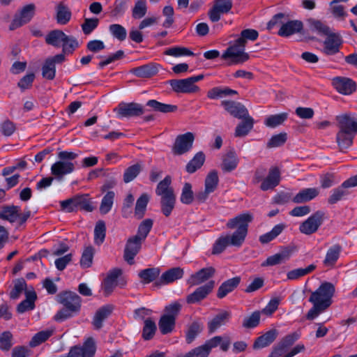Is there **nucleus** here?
I'll list each match as a JSON object with an SVG mask.
<instances>
[{"instance_id": "f257e3e1", "label": "nucleus", "mask_w": 357, "mask_h": 357, "mask_svg": "<svg viewBox=\"0 0 357 357\" xmlns=\"http://www.w3.org/2000/svg\"><path fill=\"white\" fill-rule=\"evenodd\" d=\"M252 220L253 217L249 213L239 214L234 218L229 219L226 224L227 228L236 229V231L231 235L220 236L213 244L212 254H220L229 245L241 247L248 234L249 223Z\"/></svg>"}, {"instance_id": "8fccbe9b", "label": "nucleus", "mask_w": 357, "mask_h": 357, "mask_svg": "<svg viewBox=\"0 0 357 357\" xmlns=\"http://www.w3.org/2000/svg\"><path fill=\"white\" fill-rule=\"evenodd\" d=\"M160 275V270L158 268H149L141 271L139 277L142 282L146 284L154 281Z\"/></svg>"}, {"instance_id": "3c124183", "label": "nucleus", "mask_w": 357, "mask_h": 357, "mask_svg": "<svg viewBox=\"0 0 357 357\" xmlns=\"http://www.w3.org/2000/svg\"><path fill=\"white\" fill-rule=\"evenodd\" d=\"M315 268L316 266L314 264H310L305 268H300L291 270L289 271L287 274V279L289 280H297L304 275H306L312 273L313 271L315 270Z\"/></svg>"}, {"instance_id": "5fc2aeb1", "label": "nucleus", "mask_w": 357, "mask_h": 357, "mask_svg": "<svg viewBox=\"0 0 357 357\" xmlns=\"http://www.w3.org/2000/svg\"><path fill=\"white\" fill-rule=\"evenodd\" d=\"M115 194L113 191H108L103 197L100 206V212L102 214H107L112 208Z\"/></svg>"}, {"instance_id": "bf43d9fd", "label": "nucleus", "mask_w": 357, "mask_h": 357, "mask_svg": "<svg viewBox=\"0 0 357 357\" xmlns=\"http://www.w3.org/2000/svg\"><path fill=\"white\" fill-rule=\"evenodd\" d=\"M94 255V249L91 246H89L84 249L80 259V265L82 268H89L93 262Z\"/></svg>"}, {"instance_id": "4d7b16f0", "label": "nucleus", "mask_w": 357, "mask_h": 357, "mask_svg": "<svg viewBox=\"0 0 357 357\" xmlns=\"http://www.w3.org/2000/svg\"><path fill=\"white\" fill-rule=\"evenodd\" d=\"M287 113H281L275 115H271L266 119L265 125L270 128H275L281 124L287 119Z\"/></svg>"}, {"instance_id": "f3484780", "label": "nucleus", "mask_w": 357, "mask_h": 357, "mask_svg": "<svg viewBox=\"0 0 357 357\" xmlns=\"http://www.w3.org/2000/svg\"><path fill=\"white\" fill-rule=\"evenodd\" d=\"M214 287V280H210L205 284L199 287L186 297L187 303L194 304L201 302L213 291Z\"/></svg>"}, {"instance_id": "338daca9", "label": "nucleus", "mask_w": 357, "mask_h": 357, "mask_svg": "<svg viewBox=\"0 0 357 357\" xmlns=\"http://www.w3.org/2000/svg\"><path fill=\"white\" fill-rule=\"evenodd\" d=\"M181 202L184 204H190L194 200L192 185L189 183H185L183 187L180 197Z\"/></svg>"}, {"instance_id": "4be33fe9", "label": "nucleus", "mask_w": 357, "mask_h": 357, "mask_svg": "<svg viewBox=\"0 0 357 357\" xmlns=\"http://www.w3.org/2000/svg\"><path fill=\"white\" fill-rule=\"evenodd\" d=\"M337 127L340 130L357 133V119L349 114L336 116Z\"/></svg>"}, {"instance_id": "69168bd1", "label": "nucleus", "mask_w": 357, "mask_h": 357, "mask_svg": "<svg viewBox=\"0 0 357 357\" xmlns=\"http://www.w3.org/2000/svg\"><path fill=\"white\" fill-rule=\"evenodd\" d=\"M26 287V283L24 278L17 279L14 282V287L10 293V298L17 299Z\"/></svg>"}, {"instance_id": "473e14b6", "label": "nucleus", "mask_w": 357, "mask_h": 357, "mask_svg": "<svg viewBox=\"0 0 357 357\" xmlns=\"http://www.w3.org/2000/svg\"><path fill=\"white\" fill-rule=\"evenodd\" d=\"M36 298L37 296L34 291H26V298L18 304L17 307V312L20 314H22L26 311L33 310Z\"/></svg>"}, {"instance_id": "c03bdc74", "label": "nucleus", "mask_w": 357, "mask_h": 357, "mask_svg": "<svg viewBox=\"0 0 357 357\" xmlns=\"http://www.w3.org/2000/svg\"><path fill=\"white\" fill-rule=\"evenodd\" d=\"M205 161V155L202 151H199L195 155L193 158L187 164L185 169L187 172L192 174L204 165Z\"/></svg>"}, {"instance_id": "423d86ee", "label": "nucleus", "mask_w": 357, "mask_h": 357, "mask_svg": "<svg viewBox=\"0 0 357 357\" xmlns=\"http://www.w3.org/2000/svg\"><path fill=\"white\" fill-rule=\"evenodd\" d=\"M88 195H77L71 198L61 201L60 205L61 209L70 213L77 210H84L91 212L93 210Z\"/></svg>"}, {"instance_id": "393cba45", "label": "nucleus", "mask_w": 357, "mask_h": 357, "mask_svg": "<svg viewBox=\"0 0 357 357\" xmlns=\"http://www.w3.org/2000/svg\"><path fill=\"white\" fill-rule=\"evenodd\" d=\"M121 274V269H113L105 278L103 282V291L105 296H109L117 285V279Z\"/></svg>"}, {"instance_id": "0eeeda50", "label": "nucleus", "mask_w": 357, "mask_h": 357, "mask_svg": "<svg viewBox=\"0 0 357 357\" xmlns=\"http://www.w3.org/2000/svg\"><path fill=\"white\" fill-rule=\"evenodd\" d=\"M204 78L203 75L181 79H171L169 84L176 93H192L199 91V88L195 84Z\"/></svg>"}, {"instance_id": "ea45409f", "label": "nucleus", "mask_w": 357, "mask_h": 357, "mask_svg": "<svg viewBox=\"0 0 357 357\" xmlns=\"http://www.w3.org/2000/svg\"><path fill=\"white\" fill-rule=\"evenodd\" d=\"M171 177L169 176H165V178L157 185L155 194L160 197L175 194L174 189L171 187Z\"/></svg>"}, {"instance_id": "6ab92c4d", "label": "nucleus", "mask_w": 357, "mask_h": 357, "mask_svg": "<svg viewBox=\"0 0 357 357\" xmlns=\"http://www.w3.org/2000/svg\"><path fill=\"white\" fill-rule=\"evenodd\" d=\"M342 44V37L339 34L331 33L324 42L323 52L326 55H334L339 52Z\"/></svg>"}, {"instance_id": "a211bd4d", "label": "nucleus", "mask_w": 357, "mask_h": 357, "mask_svg": "<svg viewBox=\"0 0 357 357\" xmlns=\"http://www.w3.org/2000/svg\"><path fill=\"white\" fill-rule=\"evenodd\" d=\"M215 273V269L212 266L203 268L192 274L187 280V284L190 287L199 285L213 277Z\"/></svg>"}, {"instance_id": "1a4fd4ad", "label": "nucleus", "mask_w": 357, "mask_h": 357, "mask_svg": "<svg viewBox=\"0 0 357 357\" xmlns=\"http://www.w3.org/2000/svg\"><path fill=\"white\" fill-rule=\"evenodd\" d=\"M245 45L238 43L237 39L233 45L229 46L222 54V58L231 59L230 64L243 63L249 59V55L244 52Z\"/></svg>"}, {"instance_id": "9b49d317", "label": "nucleus", "mask_w": 357, "mask_h": 357, "mask_svg": "<svg viewBox=\"0 0 357 357\" xmlns=\"http://www.w3.org/2000/svg\"><path fill=\"white\" fill-rule=\"evenodd\" d=\"M58 303L72 311L79 312L81 309L82 298L73 291H63L56 296Z\"/></svg>"}, {"instance_id": "ddd939ff", "label": "nucleus", "mask_w": 357, "mask_h": 357, "mask_svg": "<svg viewBox=\"0 0 357 357\" xmlns=\"http://www.w3.org/2000/svg\"><path fill=\"white\" fill-rule=\"evenodd\" d=\"M355 186H357V174L346 180L340 186L333 190L332 194L328 199V202L331 204L337 203L344 196L348 195L349 192L346 190L347 188Z\"/></svg>"}, {"instance_id": "2f4dec72", "label": "nucleus", "mask_w": 357, "mask_h": 357, "mask_svg": "<svg viewBox=\"0 0 357 357\" xmlns=\"http://www.w3.org/2000/svg\"><path fill=\"white\" fill-rule=\"evenodd\" d=\"M238 163L237 155L234 151L231 150L223 155L221 168L224 172H230L236 168Z\"/></svg>"}, {"instance_id": "f8f14e48", "label": "nucleus", "mask_w": 357, "mask_h": 357, "mask_svg": "<svg viewBox=\"0 0 357 357\" xmlns=\"http://www.w3.org/2000/svg\"><path fill=\"white\" fill-rule=\"evenodd\" d=\"M232 6L231 0H215L213 6L208 13L210 20L212 22H218L221 18V15L229 13Z\"/></svg>"}, {"instance_id": "c756f323", "label": "nucleus", "mask_w": 357, "mask_h": 357, "mask_svg": "<svg viewBox=\"0 0 357 357\" xmlns=\"http://www.w3.org/2000/svg\"><path fill=\"white\" fill-rule=\"evenodd\" d=\"M278 333L276 329H272L267 331L266 333L258 337L255 340L253 344V349H259L268 347L274 342L278 336Z\"/></svg>"}, {"instance_id": "49530a36", "label": "nucleus", "mask_w": 357, "mask_h": 357, "mask_svg": "<svg viewBox=\"0 0 357 357\" xmlns=\"http://www.w3.org/2000/svg\"><path fill=\"white\" fill-rule=\"evenodd\" d=\"M71 18V11L68 6L59 3L56 7V21L60 24H66Z\"/></svg>"}, {"instance_id": "09e8293b", "label": "nucleus", "mask_w": 357, "mask_h": 357, "mask_svg": "<svg viewBox=\"0 0 357 357\" xmlns=\"http://www.w3.org/2000/svg\"><path fill=\"white\" fill-rule=\"evenodd\" d=\"M78 47L79 43L74 36L66 35L63 42H62L63 54H71Z\"/></svg>"}, {"instance_id": "a19ab883", "label": "nucleus", "mask_w": 357, "mask_h": 357, "mask_svg": "<svg viewBox=\"0 0 357 357\" xmlns=\"http://www.w3.org/2000/svg\"><path fill=\"white\" fill-rule=\"evenodd\" d=\"M284 223L276 225L271 231L259 236V241L262 244H266L278 237L285 229Z\"/></svg>"}, {"instance_id": "f704fd0d", "label": "nucleus", "mask_w": 357, "mask_h": 357, "mask_svg": "<svg viewBox=\"0 0 357 357\" xmlns=\"http://www.w3.org/2000/svg\"><path fill=\"white\" fill-rule=\"evenodd\" d=\"M243 121L236 126L234 135L236 137H242L247 135L252 129L254 119L248 115L243 117Z\"/></svg>"}, {"instance_id": "0e129e2a", "label": "nucleus", "mask_w": 357, "mask_h": 357, "mask_svg": "<svg viewBox=\"0 0 357 357\" xmlns=\"http://www.w3.org/2000/svg\"><path fill=\"white\" fill-rule=\"evenodd\" d=\"M202 327L197 321L192 322L186 332V342L190 344L195 339L197 335L202 331Z\"/></svg>"}, {"instance_id": "f03ea898", "label": "nucleus", "mask_w": 357, "mask_h": 357, "mask_svg": "<svg viewBox=\"0 0 357 357\" xmlns=\"http://www.w3.org/2000/svg\"><path fill=\"white\" fill-rule=\"evenodd\" d=\"M335 292L334 284L329 282L321 283L317 290L312 291L308 299L312 307L306 314V319L314 320L326 312L333 303Z\"/></svg>"}, {"instance_id": "72a5a7b5", "label": "nucleus", "mask_w": 357, "mask_h": 357, "mask_svg": "<svg viewBox=\"0 0 357 357\" xmlns=\"http://www.w3.org/2000/svg\"><path fill=\"white\" fill-rule=\"evenodd\" d=\"M356 134L351 132H345L338 130L336 135V142L340 151L347 149L350 147L353 144V140Z\"/></svg>"}, {"instance_id": "bb28decb", "label": "nucleus", "mask_w": 357, "mask_h": 357, "mask_svg": "<svg viewBox=\"0 0 357 357\" xmlns=\"http://www.w3.org/2000/svg\"><path fill=\"white\" fill-rule=\"evenodd\" d=\"M183 273V269L180 267L170 268L162 274L159 281L156 282L155 284L157 285H162L172 283L181 278Z\"/></svg>"}, {"instance_id": "13d9d810", "label": "nucleus", "mask_w": 357, "mask_h": 357, "mask_svg": "<svg viewBox=\"0 0 357 357\" xmlns=\"http://www.w3.org/2000/svg\"><path fill=\"white\" fill-rule=\"evenodd\" d=\"M13 336L8 331H4L0 335V349L3 351H8L13 347Z\"/></svg>"}, {"instance_id": "c85d7f7f", "label": "nucleus", "mask_w": 357, "mask_h": 357, "mask_svg": "<svg viewBox=\"0 0 357 357\" xmlns=\"http://www.w3.org/2000/svg\"><path fill=\"white\" fill-rule=\"evenodd\" d=\"M342 250V246L340 244H334L331 246L328 249L325 259L323 261L324 265L326 267H333L340 258Z\"/></svg>"}, {"instance_id": "c9c22d12", "label": "nucleus", "mask_w": 357, "mask_h": 357, "mask_svg": "<svg viewBox=\"0 0 357 357\" xmlns=\"http://www.w3.org/2000/svg\"><path fill=\"white\" fill-rule=\"evenodd\" d=\"M21 208L18 206H3L0 211V218L2 220H8L11 223L15 222L17 220V216Z\"/></svg>"}, {"instance_id": "7ed1b4c3", "label": "nucleus", "mask_w": 357, "mask_h": 357, "mask_svg": "<svg viewBox=\"0 0 357 357\" xmlns=\"http://www.w3.org/2000/svg\"><path fill=\"white\" fill-rule=\"evenodd\" d=\"M79 154L72 151H62L59 152V161L51 167V173L58 180L63 179L65 175L75 170V163L72 161L78 157Z\"/></svg>"}, {"instance_id": "603ef678", "label": "nucleus", "mask_w": 357, "mask_h": 357, "mask_svg": "<svg viewBox=\"0 0 357 357\" xmlns=\"http://www.w3.org/2000/svg\"><path fill=\"white\" fill-rule=\"evenodd\" d=\"M105 223L102 220H99L97 222L94 229V243L98 245H101L105 241Z\"/></svg>"}, {"instance_id": "de8ad7c7", "label": "nucleus", "mask_w": 357, "mask_h": 357, "mask_svg": "<svg viewBox=\"0 0 357 357\" xmlns=\"http://www.w3.org/2000/svg\"><path fill=\"white\" fill-rule=\"evenodd\" d=\"M176 321L172 317L162 315L158 322L159 329L162 334L170 333L174 329Z\"/></svg>"}, {"instance_id": "2eb2a0df", "label": "nucleus", "mask_w": 357, "mask_h": 357, "mask_svg": "<svg viewBox=\"0 0 357 357\" xmlns=\"http://www.w3.org/2000/svg\"><path fill=\"white\" fill-rule=\"evenodd\" d=\"M35 5L33 3L28 4L23 7L19 15H15L9 29L13 31L22 25L29 22L34 15Z\"/></svg>"}, {"instance_id": "a18cd8bd", "label": "nucleus", "mask_w": 357, "mask_h": 357, "mask_svg": "<svg viewBox=\"0 0 357 357\" xmlns=\"http://www.w3.org/2000/svg\"><path fill=\"white\" fill-rule=\"evenodd\" d=\"M237 94V91L228 87H214L207 92V97L210 99H217L225 96Z\"/></svg>"}, {"instance_id": "5701e85b", "label": "nucleus", "mask_w": 357, "mask_h": 357, "mask_svg": "<svg viewBox=\"0 0 357 357\" xmlns=\"http://www.w3.org/2000/svg\"><path fill=\"white\" fill-rule=\"evenodd\" d=\"M231 314L227 310H221L208 322V329L210 333L216 331L222 326L227 324L231 319Z\"/></svg>"}, {"instance_id": "052dcab7", "label": "nucleus", "mask_w": 357, "mask_h": 357, "mask_svg": "<svg viewBox=\"0 0 357 357\" xmlns=\"http://www.w3.org/2000/svg\"><path fill=\"white\" fill-rule=\"evenodd\" d=\"M142 170L140 164L137 163L128 167L123 174V181L129 183L132 181L139 174Z\"/></svg>"}, {"instance_id": "412c9836", "label": "nucleus", "mask_w": 357, "mask_h": 357, "mask_svg": "<svg viewBox=\"0 0 357 357\" xmlns=\"http://www.w3.org/2000/svg\"><path fill=\"white\" fill-rule=\"evenodd\" d=\"M221 105L230 115L235 118L240 119L249 114L247 108L241 102L223 100L221 102Z\"/></svg>"}, {"instance_id": "58836bf2", "label": "nucleus", "mask_w": 357, "mask_h": 357, "mask_svg": "<svg viewBox=\"0 0 357 357\" xmlns=\"http://www.w3.org/2000/svg\"><path fill=\"white\" fill-rule=\"evenodd\" d=\"M66 33L59 29H54L50 31L45 36V43L47 45L59 47L61 43L63 42Z\"/></svg>"}, {"instance_id": "680f3d73", "label": "nucleus", "mask_w": 357, "mask_h": 357, "mask_svg": "<svg viewBox=\"0 0 357 357\" xmlns=\"http://www.w3.org/2000/svg\"><path fill=\"white\" fill-rule=\"evenodd\" d=\"M155 331V323L150 319H146L142 331V337L146 340H151L153 338Z\"/></svg>"}, {"instance_id": "7c9ffc66", "label": "nucleus", "mask_w": 357, "mask_h": 357, "mask_svg": "<svg viewBox=\"0 0 357 357\" xmlns=\"http://www.w3.org/2000/svg\"><path fill=\"white\" fill-rule=\"evenodd\" d=\"M131 72L138 77L147 78L156 75L158 72V65L150 63L133 68Z\"/></svg>"}, {"instance_id": "37998d69", "label": "nucleus", "mask_w": 357, "mask_h": 357, "mask_svg": "<svg viewBox=\"0 0 357 357\" xmlns=\"http://www.w3.org/2000/svg\"><path fill=\"white\" fill-rule=\"evenodd\" d=\"M149 202V196L146 193H143L137 199L135 208V216L137 219H142L144 217Z\"/></svg>"}, {"instance_id": "dca6fc26", "label": "nucleus", "mask_w": 357, "mask_h": 357, "mask_svg": "<svg viewBox=\"0 0 357 357\" xmlns=\"http://www.w3.org/2000/svg\"><path fill=\"white\" fill-rule=\"evenodd\" d=\"M142 242L143 241L140 240L139 238L134 236L127 240L123 258L128 264H134V258L139 252Z\"/></svg>"}, {"instance_id": "79ce46f5", "label": "nucleus", "mask_w": 357, "mask_h": 357, "mask_svg": "<svg viewBox=\"0 0 357 357\" xmlns=\"http://www.w3.org/2000/svg\"><path fill=\"white\" fill-rule=\"evenodd\" d=\"M146 105L151 107L154 111L160 112L162 113L174 112L178 109L176 105L165 104L158 102L156 100H149L146 102Z\"/></svg>"}, {"instance_id": "cd10ccee", "label": "nucleus", "mask_w": 357, "mask_h": 357, "mask_svg": "<svg viewBox=\"0 0 357 357\" xmlns=\"http://www.w3.org/2000/svg\"><path fill=\"white\" fill-rule=\"evenodd\" d=\"M240 282L241 278L239 276L225 281L218 289L217 297L220 299L225 298L228 294L233 291L239 285Z\"/></svg>"}, {"instance_id": "9d476101", "label": "nucleus", "mask_w": 357, "mask_h": 357, "mask_svg": "<svg viewBox=\"0 0 357 357\" xmlns=\"http://www.w3.org/2000/svg\"><path fill=\"white\" fill-rule=\"evenodd\" d=\"M195 135L192 132H188L176 137L172 152L174 155H183L188 152L192 147Z\"/></svg>"}, {"instance_id": "39448f33", "label": "nucleus", "mask_w": 357, "mask_h": 357, "mask_svg": "<svg viewBox=\"0 0 357 357\" xmlns=\"http://www.w3.org/2000/svg\"><path fill=\"white\" fill-rule=\"evenodd\" d=\"M230 344L231 341L229 337L215 336L207 340L204 344L189 351L185 357H208L213 348L220 345L223 351H227Z\"/></svg>"}, {"instance_id": "4468645a", "label": "nucleus", "mask_w": 357, "mask_h": 357, "mask_svg": "<svg viewBox=\"0 0 357 357\" xmlns=\"http://www.w3.org/2000/svg\"><path fill=\"white\" fill-rule=\"evenodd\" d=\"M119 117L130 118L139 116L144 114V107L139 103L121 102L118 107L115 109Z\"/></svg>"}, {"instance_id": "6e6d98bb", "label": "nucleus", "mask_w": 357, "mask_h": 357, "mask_svg": "<svg viewBox=\"0 0 357 357\" xmlns=\"http://www.w3.org/2000/svg\"><path fill=\"white\" fill-rule=\"evenodd\" d=\"M53 334L52 331L47 330L42 331L37 333L31 339L29 342V346L31 347H36L43 342H45L49 337H50Z\"/></svg>"}, {"instance_id": "a878e982", "label": "nucleus", "mask_w": 357, "mask_h": 357, "mask_svg": "<svg viewBox=\"0 0 357 357\" xmlns=\"http://www.w3.org/2000/svg\"><path fill=\"white\" fill-rule=\"evenodd\" d=\"M113 310L114 306L112 305H106L101 307L96 311L92 321V324L95 329L99 330L102 327L103 321L109 317Z\"/></svg>"}, {"instance_id": "864d4df0", "label": "nucleus", "mask_w": 357, "mask_h": 357, "mask_svg": "<svg viewBox=\"0 0 357 357\" xmlns=\"http://www.w3.org/2000/svg\"><path fill=\"white\" fill-rule=\"evenodd\" d=\"M153 222L151 219L147 218L143 220L139 225L137 233L135 236H137L140 240L144 241L150 232Z\"/></svg>"}, {"instance_id": "e433bc0d", "label": "nucleus", "mask_w": 357, "mask_h": 357, "mask_svg": "<svg viewBox=\"0 0 357 357\" xmlns=\"http://www.w3.org/2000/svg\"><path fill=\"white\" fill-rule=\"evenodd\" d=\"M319 194L317 188H305L297 193L292 201L296 204H301L309 202L315 198Z\"/></svg>"}, {"instance_id": "aec40b11", "label": "nucleus", "mask_w": 357, "mask_h": 357, "mask_svg": "<svg viewBox=\"0 0 357 357\" xmlns=\"http://www.w3.org/2000/svg\"><path fill=\"white\" fill-rule=\"evenodd\" d=\"M334 88L340 93L349 95L355 91L356 86L351 79L344 77H336L332 82Z\"/></svg>"}, {"instance_id": "20e7f679", "label": "nucleus", "mask_w": 357, "mask_h": 357, "mask_svg": "<svg viewBox=\"0 0 357 357\" xmlns=\"http://www.w3.org/2000/svg\"><path fill=\"white\" fill-rule=\"evenodd\" d=\"M267 169L263 166L258 167L255 171L252 178V183L257 184L261 182L260 189L266 191L276 187L280 181V172L277 167H271L268 174L265 177Z\"/></svg>"}, {"instance_id": "4c0bfd02", "label": "nucleus", "mask_w": 357, "mask_h": 357, "mask_svg": "<svg viewBox=\"0 0 357 357\" xmlns=\"http://www.w3.org/2000/svg\"><path fill=\"white\" fill-rule=\"evenodd\" d=\"M176 195H170L167 196H162L160 197V207L162 214L169 217L172 211L174 210L176 204Z\"/></svg>"}, {"instance_id": "e2e57ef3", "label": "nucleus", "mask_w": 357, "mask_h": 357, "mask_svg": "<svg viewBox=\"0 0 357 357\" xmlns=\"http://www.w3.org/2000/svg\"><path fill=\"white\" fill-rule=\"evenodd\" d=\"M109 30L114 38L120 41L126 40L127 36L126 29L121 24H113L109 26Z\"/></svg>"}, {"instance_id": "6e6552de", "label": "nucleus", "mask_w": 357, "mask_h": 357, "mask_svg": "<svg viewBox=\"0 0 357 357\" xmlns=\"http://www.w3.org/2000/svg\"><path fill=\"white\" fill-rule=\"evenodd\" d=\"M325 220V213L317 211L299 225V231L305 235H312L316 233Z\"/></svg>"}, {"instance_id": "b1692460", "label": "nucleus", "mask_w": 357, "mask_h": 357, "mask_svg": "<svg viewBox=\"0 0 357 357\" xmlns=\"http://www.w3.org/2000/svg\"><path fill=\"white\" fill-rule=\"evenodd\" d=\"M303 28V24L300 20H290L283 23L278 34L282 37H288L293 34L300 33Z\"/></svg>"}, {"instance_id": "774afa93", "label": "nucleus", "mask_w": 357, "mask_h": 357, "mask_svg": "<svg viewBox=\"0 0 357 357\" xmlns=\"http://www.w3.org/2000/svg\"><path fill=\"white\" fill-rule=\"evenodd\" d=\"M55 66L53 64V62H52L51 60H48V59H47L42 68L43 77L47 79L52 80L55 77Z\"/></svg>"}]
</instances>
